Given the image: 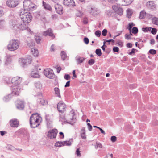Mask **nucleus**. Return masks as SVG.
I'll return each instance as SVG.
<instances>
[{
	"mask_svg": "<svg viewBox=\"0 0 158 158\" xmlns=\"http://www.w3.org/2000/svg\"><path fill=\"white\" fill-rule=\"evenodd\" d=\"M58 133L57 130L54 129L49 131L48 133L47 136L51 139L55 138Z\"/></svg>",
	"mask_w": 158,
	"mask_h": 158,
	"instance_id": "obj_9",
	"label": "nucleus"
},
{
	"mask_svg": "<svg viewBox=\"0 0 158 158\" xmlns=\"http://www.w3.org/2000/svg\"><path fill=\"white\" fill-rule=\"evenodd\" d=\"M43 35L44 36H46L48 35L52 37V39L55 38V36L53 33V31L51 28H49L46 31L43 32Z\"/></svg>",
	"mask_w": 158,
	"mask_h": 158,
	"instance_id": "obj_15",
	"label": "nucleus"
},
{
	"mask_svg": "<svg viewBox=\"0 0 158 158\" xmlns=\"http://www.w3.org/2000/svg\"><path fill=\"white\" fill-rule=\"evenodd\" d=\"M16 108L20 110H22L24 108L23 102L22 101H18L16 105Z\"/></svg>",
	"mask_w": 158,
	"mask_h": 158,
	"instance_id": "obj_21",
	"label": "nucleus"
},
{
	"mask_svg": "<svg viewBox=\"0 0 158 158\" xmlns=\"http://www.w3.org/2000/svg\"><path fill=\"white\" fill-rule=\"evenodd\" d=\"M125 39L127 40L131 39V38L130 35H129V34H125Z\"/></svg>",
	"mask_w": 158,
	"mask_h": 158,
	"instance_id": "obj_54",
	"label": "nucleus"
},
{
	"mask_svg": "<svg viewBox=\"0 0 158 158\" xmlns=\"http://www.w3.org/2000/svg\"><path fill=\"white\" fill-rule=\"evenodd\" d=\"M63 4L64 5L69 7H73L75 6V4L73 0H64Z\"/></svg>",
	"mask_w": 158,
	"mask_h": 158,
	"instance_id": "obj_14",
	"label": "nucleus"
},
{
	"mask_svg": "<svg viewBox=\"0 0 158 158\" xmlns=\"http://www.w3.org/2000/svg\"><path fill=\"white\" fill-rule=\"evenodd\" d=\"M55 8L56 12L60 15H62L63 13L62 6L61 5L57 3L55 5Z\"/></svg>",
	"mask_w": 158,
	"mask_h": 158,
	"instance_id": "obj_16",
	"label": "nucleus"
},
{
	"mask_svg": "<svg viewBox=\"0 0 158 158\" xmlns=\"http://www.w3.org/2000/svg\"><path fill=\"white\" fill-rule=\"evenodd\" d=\"M31 52L32 54L35 56H37L39 53L38 50L36 48H32L31 49Z\"/></svg>",
	"mask_w": 158,
	"mask_h": 158,
	"instance_id": "obj_26",
	"label": "nucleus"
},
{
	"mask_svg": "<svg viewBox=\"0 0 158 158\" xmlns=\"http://www.w3.org/2000/svg\"><path fill=\"white\" fill-rule=\"evenodd\" d=\"M31 61V58L29 59L21 58L19 60V61L22 63V66L23 67H24V66L26 65L27 64L30 63Z\"/></svg>",
	"mask_w": 158,
	"mask_h": 158,
	"instance_id": "obj_18",
	"label": "nucleus"
},
{
	"mask_svg": "<svg viewBox=\"0 0 158 158\" xmlns=\"http://www.w3.org/2000/svg\"><path fill=\"white\" fill-rule=\"evenodd\" d=\"M24 10L28 11H32L36 8V6L30 0H25L23 2Z\"/></svg>",
	"mask_w": 158,
	"mask_h": 158,
	"instance_id": "obj_3",
	"label": "nucleus"
},
{
	"mask_svg": "<svg viewBox=\"0 0 158 158\" xmlns=\"http://www.w3.org/2000/svg\"><path fill=\"white\" fill-rule=\"evenodd\" d=\"M70 140L73 141V139H72L71 140H69L63 141V146L65 145L68 146H70L71 145V143L70 141Z\"/></svg>",
	"mask_w": 158,
	"mask_h": 158,
	"instance_id": "obj_35",
	"label": "nucleus"
},
{
	"mask_svg": "<svg viewBox=\"0 0 158 158\" xmlns=\"http://www.w3.org/2000/svg\"><path fill=\"white\" fill-rule=\"evenodd\" d=\"M42 118L37 113L32 114L30 118V124L32 128L38 127L40 124Z\"/></svg>",
	"mask_w": 158,
	"mask_h": 158,
	"instance_id": "obj_1",
	"label": "nucleus"
},
{
	"mask_svg": "<svg viewBox=\"0 0 158 158\" xmlns=\"http://www.w3.org/2000/svg\"><path fill=\"white\" fill-rule=\"evenodd\" d=\"M44 73L47 77L50 79H53L55 77L53 70L49 68L45 69Z\"/></svg>",
	"mask_w": 158,
	"mask_h": 158,
	"instance_id": "obj_6",
	"label": "nucleus"
},
{
	"mask_svg": "<svg viewBox=\"0 0 158 158\" xmlns=\"http://www.w3.org/2000/svg\"><path fill=\"white\" fill-rule=\"evenodd\" d=\"M147 8L152 10H154L156 7V6L153 2L152 1H149L147 2L146 4Z\"/></svg>",
	"mask_w": 158,
	"mask_h": 158,
	"instance_id": "obj_20",
	"label": "nucleus"
},
{
	"mask_svg": "<svg viewBox=\"0 0 158 158\" xmlns=\"http://www.w3.org/2000/svg\"><path fill=\"white\" fill-rule=\"evenodd\" d=\"M135 49L134 48H132L130 52L129 53V54L130 55H132L133 54H134L135 52Z\"/></svg>",
	"mask_w": 158,
	"mask_h": 158,
	"instance_id": "obj_62",
	"label": "nucleus"
},
{
	"mask_svg": "<svg viewBox=\"0 0 158 158\" xmlns=\"http://www.w3.org/2000/svg\"><path fill=\"white\" fill-rule=\"evenodd\" d=\"M5 80L6 83L7 84L10 83V79L9 77H6Z\"/></svg>",
	"mask_w": 158,
	"mask_h": 158,
	"instance_id": "obj_49",
	"label": "nucleus"
},
{
	"mask_svg": "<svg viewBox=\"0 0 158 158\" xmlns=\"http://www.w3.org/2000/svg\"><path fill=\"white\" fill-rule=\"evenodd\" d=\"M19 13L20 18L23 22L28 24L31 21L32 16L30 13L25 12L23 9H21Z\"/></svg>",
	"mask_w": 158,
	"mask_h": 158,
	"instance_id": "obj_2",
	"label": "nucleus"
},
{
	"mask_svg": "<svg viewBox=\"0 0 158 158\" xmlns=\"http://www.w3.org/2000/svg\"><path fill=\"white\" fill-rule=\"evenodd\" d=\"M95 60L94 59H91L88 61V63L89 65H93L95 63Z\"/></svg>",
	"mask_w": 158,
	"mask_h": 158,
	"instance_id": "obj_46",
	"label": "nucleus"
},
{
	"mask_svg": "<svg viewBox=\"0 0 158 158\" xmlns=\"http://www.w3.org/2000/svg\"><path fill=\"white\" fill-rule=\"evenodd\" d=\"M61 58L63 60H66L67 57V56L65 52L64 51H62L61 52Z\"/></svg>",
	"mask_w": 158,
	"mask_h": 158,
	"instance_id": "obj_29",
	"label": "nucleus"
},
{
	"mask_svg": "<svg viewBox=\"0 0 158 158\" xmlns=\"http://www.w3.org/2000/svg\"><path fill=\"white\" fill-rule=\"evenodd\" d=\"M27 24L25 23H22L19 21L18 23V28L22 30H26L28 28Z\"/></svg>",
	"mask_w": 158,
	"mask_h": 158,
	"instance_id": "obj_17",
	"label": "nucleus"
},
{
	"mask_svg": "<svg viewBox=\"0 0 158 158\" xmlns=\"http://www.w3.org/2000/svg\"><path fill=\"white\" fill-rule=\"evenodd\" d=\"M64 78L66 80H69L70 78V76L68 74H65L64 75Z\"/></svg>",
	"mask_w": 158,
	"mask_h": 158,
	"instance_id": "obj_61",
	"label": "nucleus"
},
{
	"mask_svg": "<svg viewBox=\"0 0 158 158\" xmlns=\"http://www.w3.org/2000/svg\"><path fill=\"white\" fill-rule=\"evenodd\" d=\"M18 0H7L6 3L7 6L13 8L16 7L19 4Z\"/></svg>",
	"mask_w": 158,
	"mask_h": 158,
	"instance_id": "obj_8",
	"label": "nucleus"
},
{
	"mask_svg": "<svg viewBox=\"0 0 158 158\" xmlns=\"http://www.w3.org/2000/svg\"><path fill=\"white\" fill-rule=\"evenodd\" d=\"M43 6L45 9L49 11H50L52 10V8L50 5L46 3L44 1H43Z\"/></svg>",
	"mask_w": 158,
	"mask_h": 158,
	"instance_id": "obj_24",
	"label": "nucleus"
},
{
	"mask_svg": "<svg viewBox=\"0 0 158 158\" xmlns=\"http://www.w3.org/2000/svg\"><path fill=\"white\" fill-rule=\"evenodd\" d=\"M54 90L55 94L59 97L60 98L61 96L60 94V91L59 88L56 87L54 88Z\"/></svg>",
	"mask_w": 158,
	"mask_h": 158,
	"instance_id": "obj_33",
	"label": "nucleus"
},
{
	"mask_svg": "<svg viewBox=\"0 0 158 158\" xmlns=\"http://www.w3.org/2000/svg\"><path fill=\"white\" fill-rule=\"evenodd\" d=\"M111 140L113 142H115L117 139V138L115 136H112L110 138Z\"/></svg>",
	"mask_w": 158,
	"mask_h": 158,
	"instance_id": "obj_55",
	"label": "nucleus"
},
{
	"mask_svg": "<svg viewBox=\"0 0 158 158\" xmlns=\"http://www.w3.org/2000/svg\"><path fill=\"white\" fill-rule=\"evenodd\" d=\"M81 137L83 139H86V135L85 133H81Z\"/></svg>",
	"mask_w": 158,
	"mask_h": 158,
	"instance_id": "obj_53",
	"label": "nucleus"
},
{
	"mask_svg": "<svg viewBox=\"0 0 158 158\" xmlns=\"http://www.w3.org/2000/svg\"><path fill=\"white\" fill-rule=\"evenodd\" d=\"M11 126L13 127H17L19 125V122L16 119H12L10 121Z\"/></svg>",
	"mask_w": 158,
	"mask_h": 158,
	"instance_id": "obj_22",
	"label": "nucleus"
},
{
	"mask_svg": "<svg viewBox=\"0 0 158 158\" xmlns=\"http://www.w3.org/2000/svg\"><path fill=\"white\" fill-rule=\"evenodd\" d=\"M12 92L11 94L12 96H18L20 92V88L19 86L16 85L12 87Z\"/></svg>",
	"mask_w": 158,
	"mask_h": 158,
	"instance_id": "obj_10",
	"label": "nucleus"
},
{
	"mask_svg": "<svg viewBox=\"0 0 158 158\" xmlns=\"http://www.w3.org/2000/svg\"><path fill=\"white\" fill-rule=\"evenodd\" d=\"M22 81V78L20 77H16L13 78L11 81V83L14 85L19 84Z\"/></svg>",
	"mask_w": 158,
	"mask_h": 158,
	"instance_id": "obj_12",
	"label": "nucleus"
},
{
	"mask_svg": "<svg viewBox=\"0 0 158 158\" xmlns=\"http://www.w3.org/2000/svg\"><path fill=\"white\" fill-rule=\"evenodd\" d=\"M114 13L112 12L111 10H108L106 12V15L109 17L111 16Z\"/></svg>",
	"mask_w": 158,
	"mask_h": 158,
	"instance_id": "obj_56",
	"label": "nucleus"
},
{
	"mask_svg": "<svg viewBox=\"0 0 158 158\" xmlns=\"http://www.w3.org/2000/svg\"><path fill=\"white\" fill-rule=\"evenodd\" d=\"M152 29V27H143L142 28V30L145 32H147L148 31H150Z\"/></svg>",
	"mask_w": 158,
	"mask_h": 158,
	"instance_id": "obj_41",
	"label": "nucleus"
},
{
	"mask_svg": "<svg viewBox=\"0 0 158 158\" xmlns=\"http://www.w3.org/2000/svg\"><path fill=\"white\" fill-rule=\"evenodd\" d=\"M57 108L59 112L62 114L66 111V106L64 103L60 102L57 104Z\"/></svg>",
	"mask_w": 158,
	"mask_h": 158,
	"instance_id": "obj_7",
	"label": "nucleus"
},
{
	"mask_svg": "<svg viewBox=\"0 0 158 158\" xmlns=\"http://www.w3.org/2000/svg\"><path fill=\"white\" fill-rule=\"evenodd\" d=\"M107 33V30L106 29H103L102 32V35L103 36H105L106 35Z\"/></svg>",
	"mask_w": 158,
	"mask_h": 158,
	"instance_id": "obj_52",
	"label": "nucleus"
},
{
	"mask_svg": "<svg viewBox=\"0 0 158 158\" xmlns=\"http://www.w3.org/2000/svg\"><path fill=\"white\" fill-rule=\"evenodd\" d=\"M19 42L18 40H11L7 46L9 50L13 51L18 49L19 47Z\"/></svg>",
	"mask_w": 158,
	"mask_h": 158,
	"instance_id": "obj_4",
	"label": "nucleus"
},
{
	"mask_svg": "<svg viewBox=\"0 0 158 158\" xmlns=\"http://www.w3.org/2000/svg\"><path fill=\"white\" fill-rule=\"evenodd\" d=\"M95 35L98 37H99L101 35V31L99 30H97L95 32Z\"/></svg>",
	"mask_w": 158,
	"mask_h": 158,
	"instance_id": "obj_47",
	"label": "nucleus"
},
{
	"mask_svg": "<svg viewBox=\"0 0 158 158\" xmlns=\"http://www.w3.org/2000/svg\"><path fill=\"white\" fill-rule=\"evenodd\" d=\"M83 15V13L80 11L77 10L76 13V15L77 17H81Z\"/></svg>",
	"mask_w": 158,
	"mask_h": 158,
	"instance_id": "obj_42",
	"label": "nucleus"
},
{
	"mask_svg": "<svg viewBox=\"0 0 158 158\" xmlns=\"http://www.w3.org/2000/svg\"><path fill=\"white\" fill-rule=\"evenodd\" d=\"M35 97H37L38 98L37 99V103L40 105L44 106L47 104V101L42 98V93L41 92L37 93L36 95H35Z\"/></svg>",
	"mask_w": 158,
	"mask_h": 158,
	"instance_id": "obj_5",
	"label": "nucleus"
},
{
	"mask_svg": "<svg viewBox=\"0 0 158 158\" xmlns=\"http://www.w3.org/2000/svg\"><path fill=\"white\" fill-rule=\"evenodd\" d=\"M135 24L133 23H130L128 24L127 29L129 31L131 30V29L133 26H135Z\"/></svg>",
	"mask_w": 158,
	"mask_h": 158,
	"instance_id": "obj_45",
	"label": "nucleus"
},
{
	"mask_svg": "<svg viewBox=\"0 0 158 158\" xmlns=\"http://www.w3.org/2000/svg\"><path fill=\"white\" fill-rule=\"evenodd\" d=\"M105 40V41H106V42H108L109 44H110V42H112L113 44L115 42L114 40H112V39L109 40Z\"/></svg>",
	"mask_w": 158,
	"mask_h": 158,
	"instance_id": "obj_59",
	"label": "nucleus"
},
{
	"mask_svg": "<svg viewBox=\"0 0 158 158\" xmlns=\"http://www.w3.org/2000/svg\"><path fill=\"white\" fill-rule=\"evenodd\" d=\"M31 76L32 77L34 78H37L39 77V75L38 73L37 72H32L31 74Z\"/></svg>",
	"mask_w": 158,
	"mask_h": 158,
	"instance_id": "obj_30",
	"label": "nucleus"
},
{
	"mask_svg": "<svg viewBox=\"0 0 158 158\" xmlns=\"http://www.w3.org/2000/svg\"><path fill=\"white\" fill-rule=\"evenodd\" d=\"M113 51L114 52H118L119 51V48L117 47H114L113 48Z\"/></svg>",
	"mask_w": 158,
	"mask_h": 158,
	"instance_id": "obj_50",
	"label": "nucleus"
},
{
	"mask_svg": "<svg viewBox=\"0 0 158 158\" xmlns=\"http://www.w3.org/2000/svg\"><path fill=\"white\" fill-rule=\"evenodd\" d=\"M157 32L156 29L155 28H152L151 30V33L153 34H156Z\"/></svg>",
	"mask_w": 158,
	"mask_h": 158,
	"instance_id": "obj_57",
	"label": "nucleus"
},
{
	"mask_svg": "<svg viewBox=\"0 0 158 158\" xmlns=\"http://www.w3.org/2000/svg\"><path fill=\"white\" fill-rule=\"evenodd\" d=\"M5 22L4 20H0V28H3L5 26Z\"/></svg>",
	"mask_w": 158,
	"mask_h": 158,
	"instance_id": "obj_40",
	"label": "nucleus"
},
{
	"mask_svg": "<svg viewBox=\"0 0 158 158\" xmlns=\"http://www.w3.org/2000/svg\"><path fill=\"white\" fill-rule=\"evenodd\" d=\"M84 41L86 44H87L89 43V40L88 38L85 37L84 39Z\"/></svg>",
	"mask_w": 158,
	"mask_h": 158,
	"instance_id": "obj_58",
	"label": "nucleus"
},
{
	"mask_svg": "<svg viewBox=\"0 0 158 158\" xmlns=\"http://www.w3.org/2000/svg\"><path fill=\"white\" fill-rule=\"evenodd\" d=\"M76 154L78 156H80L81 155V153H80V151L79 150V148L77 149L76 152Z\"/></svg>",
	"mask_w": 158,
	"mask_h": 158,
	"instance_id": "obj_63",
	"label": "nucleus"
},
{
	"mask_svg": "<svg viewBox=\"0 0 158 158\" xmlns=\"http://www.w3.org/2000/svg\"><path fill=\"white\" fill-rule=\"evenodd\" d=\"M83 22L85 24H86L88 22V20L87 18L86 17H84L83 19Z\"/></svg>",
	"mask_w": 158,
	"mask_h": 158,
	"instance_id": "obj_51",
	"label": "nucleus"
},
{
	"mask_svg": "<svg viewBox=\"0 0 158 158\" xmlns=\"http://www.w3.org/2000/svg\"><path fill=\"white\" fill-rule=\"evenodd\" d=\"M131 31L132 33L136 34L138 32V29L137 27H134L131 29Z\"/></svg>",
	"mask_w": 158,
	"mask_h": 158,
	"instance_id": "obj_36",
	"label": "nucleus"
},
{
	"mask_svg": "<svg viewBox=\"0 0 158 158\" xmlns=\"http://www.w3.org/2000/svg\"><path fill=\"white\" fill-rule=\"evenodd\" d=\"M112 8L115 12L119 15H122L123 14V9L122 8L119 7L116 5H113Z\"/></svg>",
	"mask_w": 158,
	"mask_h": 158,
	"instance_id": "obj_13",
	"label": "nucleus"
},
{
	"mask_svg": "<svg viewBox=\"0 0 158 158\" xmlns=\"http://www.w3.org/2000/svg\"><path fill=\"white\" fill-rule=\"evenodd\" d=\"M87 125L88 127V130L89 131H91L92 129V125L89 123H87Z\"/></svg>",
	"mask_w": 158,
	"mask_h": 158,
	"instance_id": "obj_60",
	"label": "nucleus"
},
{
	"mask_svg": "<svg viewBox=\"0 0 158 158\" xmlns=\"http://www.w3.org/2000/svg\"><path fill=\"white\" fill-rule=\"evenodd\" d=\"M12 96L11 94H8L5 96L3 98V100L5 102H7L10 100Z\"/></svg>",
	"mask_w": 158,
	"mask_h": 158,
	"instance_id": "obj_32",
	"label": "nucleus"
},
{
	"mask_svg": "<svg viewBox=\"0 0 158 158\" xmlns=\"http://www.w3.org/2000/svg\"><path fill=\"white\" fill-rule=\"evenodd\" d=\"M35 87L37 89H41L42 87V84L39 81H35L34 83Z\"/></svg>",
	"mask_w": 158,
	"mask_h": 158,
	"instance_id": "obj_27",
	"label": "nucleus"
},
{
	"mask_svg": "<svg viewBox=\"0 0 158 158\" xmlns=\"http://www.w3.org/2000/svg\"><path fill=\"white\" fill-rule=\"evenodd\" d=\"M92 145L94 146L96 149H97L98 148H102V145L101 143L98 141L94 142L92 143Z\"/></svg>",
	"mask_w": 158,
	"mask_h": 158,
	"instance_id": "obj_23",
	"label": "nucleus"
},
{
	"mask_svg": "<svg viewBox=\"0 0 158 158\" xmlns=\"http://www.w3.org/2000/svg\"><path fill=\"white\" fill-rule=\"evenodd\" d=\"M30 139V135L27 132H26L22 138V140H24L25 142H28Z\"/></svg>",
	"mask_w": 158,
	"mask_h": 158,
	"instance_id": "obj_25",
	"label": "nucleus"
},
{
	"mask_svg": "<svg viewBox=\"0 0 158 158\" xmlns=\"http://www.w3.org/2000/svg\"><path fill=\"white\" fill-rule=\"evenodd\" d=\"M35 39L36 42L38 44L40 43L41 40V38L39 36H35Z\"/></svg>",
	"mask_w": 158,
	"mask_h": 158,
	"instance_id": "obj_43",
	"label": "nucleus"
},
{
	"mask_svg": "<svg viewBox=\"0 0 158 158\" xmlns=\"http://www.w3.org/2000/svg\"><path fill=\"white\" fill-rule=\"evenodd\" d=\"M149 52L151 54L154 55L156 53V51L155 50L151 49L149 50Z\"/></svg>",
	"mask_w": 158,
	"mask_h": 158,
	"instance_id": "obj_48",
	"label": "nucleus"
},
{
	"mask_svg": "<svg viewBox=\"0 0 158 158\" xmlns=\"http://www.w3.org/2000/svg\"><path fill=\"white\" fill-rule=\"evenodd\" d=\"M152 23L155 25H158V18L154 17L152 19Z\"/></svg>",
	"mask_w": 158,
	"mask_h": 158,
	"instance_id": "obj_37",
	"label": "nucleus"
},
{
	"mask_svg": "<svg viewBox=\"0 0 158 158\" xmlns=\"http://www.w3.org/2000/svg\"><path fill=\"white\" fill-rule=\"evenodd\" d=\"M132 15L131 10L128 9L127 10V17L128 18H130Z\"/></svg>",
	"mask_w": 158,
	"mask_h": 158,
	"instance_id": "obj_31",
	"label": "nucleus"
},
{
	"mask_svg": "<svg viewBox=\"0 0 158 158\" xmlns=\"http://www.w3.org/2000/svg\"><path fill=\"white\" fill-rule=\"evenodd\" d=\"M46 120L47 122V125L48 127L51 128L52 127V121L49 120L47 118H46Z\"/></svg>",
	"mask_w": 158,
	"mask_h": 158,
	"instance_id": "obj_34",
	"label": "nucleus"
},
{
	"mask_svg": "<svg viewBox=\"0 0 158 158\" xmlns=\"http://www.w3.org/2000/svg\"><path fill=\"white\" fill-rule=\"evenodd\" d=\"M63 142L58 141L55 143V146L56 147H61L63 146Z\"/></svg>",
	"mask_w": 158,
	"mask_h": 158,
	"instance_id": "obj_38",
	"label": "nucleus"
},
{
	"mask_svg": "<svg viewBox=\"0 0 158 158\" xmlns=\"http://www.w3.org/2000/svg\"><path fill=\"white\" fill-rule=\"evenodd\" d=\"M90 14L94 16L97 15L99 13V11L97 8L95 7L91 8L88 10Z\"/></svg>",
	"mask_w": 158,
	"mask_h": 158,
	"instance_id": "obj_19",
	"label": "nucleus"
},
{
	"mask_svg": "<svg viewBox=\"0 0 158 158\" xmlns=\"http://www.w3.org/2000/svg\"><path fill=\"white\" fill-rule=\"evenodd\" d=\"M95 53L97 55L99 56H101L102 55V52L101 50L100 49H97L95 51Z\"/></svg>",
	"mask_w": 158,
	"mask_h": 158,
	"instance_id": "obj_44",
	"label": "nucleus"
},
{
	"mask_svg": "<svg viewBox=\"0 0 158 158\" xmlns=\"http://www.w3.org/2000/svg\"><path fill=\"white\" fill-rule=\"evenodd\" d=\"M19 22V20H18L15 19L11 20L10 22V27L15 30H16L18 28V23Z\"/></svg>",
	"mask_w": 158,
	"mask_h": 158,
	"instance_id": "obj_11",
	"label": "nucleus"
},
{
	"mask_svg": "<svg viewBox=\"0 0 158 158\" xmlns=\"http://www.w3.org/2000/svg\"><path fill=\"white\" fill-rule=\"evenodd\" d=\"M146 13L145 12L142 11L140 13V15L139 16V18L141 19H143L145 16Z\"/></svg>",
	"mask_w": 158,
	"mask_h": 158,
	"instance_id": "obj_39",
	"label": "nucleus"
},
{
	"mask_svg": "<svg viewBox=\"0 0 158 158\" xmlns=\"http://www.w3.org/2000/svg\"><path fill=\"white\" fill-rule=\"evenodd\" d=\"M85 59V58L78 57L77 58H76V60L77 64H80L82 63Z\"/></svg>",
	"mask_w": 158,
	"mask_h": 158,
	"instance_id": "obj_28",
	"label": "nucleus"
},
{
	"mask_svg": "<svg viewBox=\"0 0 158 158\" xmlns=\"http://www.w3.org/2000/svg\"><path fill=\"white\" fill-rule=\"evenodd\" d=\"M126 46L129 48H131L132 47V44L131 43H128L127 44Z\"/></svg>",
	"mask_w": 158,
	"mask_h": 158,
	"instance_id": "obj_64",
	"label": "nucleus"
}]
</instances>
